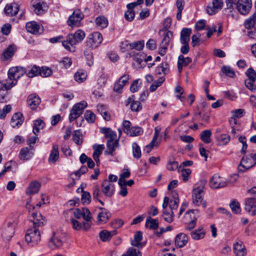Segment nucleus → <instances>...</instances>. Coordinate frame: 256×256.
<instances>
[{
    "label": "nucleus",
    "instance_id": "0eeeda50",
    "mask_svg": "<svg viewBox=\"0 0 256 256\" xmlns=\"http://www.w3.org/2000/svg\"><path fill=\"white\" fill-rule=\"evenodd\" d=\"M102 36L98 32H94L88 37L86 46L92 49L98 48L102 41Z\"/></svg>",
    "mask_w": 256,
    "mask_h": 256
},
{
    "label": "nucleus",
    "instance_id": "ea45409f",
    "mask_svg": "<svg viewBox=\"0 0 256 256\" xmlns=\"http://www.w3.org/2000/svg\"><path fill=\"white\" fill-rule=\"evenodd\" d=\"M142 239V233L140 231L137 232L134 236V240H131V244L137 248H142L140 241Z\"/></svg>",
    "mask_w": 256,
    "mask_h": 256
},
{
    "label": "nucleus",
    "instance_id": "20e7f679",
    "mask_svg": "<svg viewBox=\"0 0 256 256\" xmlns=\"http://www.w3.org/2000/svg\"><path fill=\"white\" fill-rule=\"evenodd\" d=\"M160 33L162 34V39L160 44L159 54L161 56H164L168 49V46L172 40V32L167 29H163L160 31Z\"/></svg>",
    "mask_w": 256,
    "mask_h": 256
},
{
    "label": "nucleus",
    "instance_id": "e2e57ef3",
    "mask_svg": "<svg viewBox=\"0 0 256 256\" xmlns=\"http://www.w3.org/2000/svg\"><path fill=\"white\" fill-rule=\"evenodd\" d=\"M50 242L57 248H60L62 245V240L56 234L50 238Z\"/></svg>",
    "mask_w": 256,
    "mask_h": 256
},
{
    "label": "nucleus",
    "instance_id": "58836bf2",
    "mask_svg": "<svg viewBox=\"0 0 256 256\" xmlns=\"http://www.w3.org/2000/svg\"><path fill=\"white\" fill-rule=\"evenodd\" d=\"M256 23V12H254L250 16L244 21V24L246 28L249 30L254 28Z\"/></svg>",
    "mask_w": 256,
    "mask_h": 256
},
{
    "label": "nucleus",
    "instance_id": "69168bd1",
    "mask_svg": "<svg viewBox=\"0 0 256 256\" xmlns=\"http://www.w3.org/2000/svg\"><path fill=\"white\" fill-rule=\"evenodd\" d=\"M222 72L226 76L234 78L235 76V74L233 70L230 66H223L222 68Z\"/></svg>",
    "mask_w": 256,
    "mask_h": 256
},
{
    "label": "nucleus",
    "instance_id": "338daca9",
    "mask_svg": "<svg viewBox=\"0 0 256 256\" xmlns=\"http://www.w3.org/2000/svg\"><path fill=\"white\" fill-rule=\"evenodd\" d=\"M174 216V212H170L164 210L163 212L162 218L164 220L168 223H171L172 222Z\"/></svg>",
    "mask_w": 256,
    "mask_h": 256
},
{
    "label": "nucleus",
    "instance_id": "774afa93",
    "mask_svg": "<svg viewBox=\"0 0 256 256\" xmlns=\"http://www.w3.org/2000/svg\"><path fill=\"white\" fill-rule=\"evenodd\" d=\"M246 74L248 78V80L256 81V72L252 68H248L246 72Z\"/></svg>",
    "mask_w": 256,
    "mask_h": 256
},
{
    "label": "nucleus",
    "instance_id": "2eb2a0df",
    "mask_svg": "<svg viewBox=\"0 0 256 256\" xmlns=\"http://www.w3.org/2000/svg\"><path fill=\"white\" fill-rule=\"evenodd\" d=\"M41 102L40 98L36 94H30L27 98L28 105L30 109L36 110Z\"/></svg>",
    "mask_w": 256,
    "mask_h": 256
},
{
    "label": "nucleus",
    "instance_id": "6ab92c4d",
    "mask_svg": "<svg viewBox=\"0 0 256 256\" xmlns=\"http://www.w3.org/2000/svg\"><path fill=\"white\" fill-rule=\"evenodd\" d=\"M32 3L35 14L39 15L44 13V8L46 6L42 0H32Z\"/></svg>",
    "mask_w": 256,
    "mask_h": 256
},
{
    "label": "nucleus",
    "instance_id": "13d9d810",
    "mask_svg": "<svg viewBox=\"0 0 256 256\" xmlns=\"http://www.w3.org/2000/svg\"><path fill=\"white\" fill-rule=\"evenodd\" d=\"M84 188H82V202L83 204H88L90 202L91 196L89 192L84 191Z\"/></svg>",
    "mask_w": 256,
    "mask_h": 256
},
{
    "label": "nucleus",
    "instance_id": "4c0bfd02",
    "mask_svg": "<svg viewBox=\"0 0 256 256\" xmlns=\"http://www.w3.org/2000/svg\"><path fill=\"white\" fill-rule=\"evenodd\" d=\"M170 72L169 66L166 63H162L158 66L155 70L156 74L157 75H166Z\"/></svg>",
    "mask_w": 256,
    "mask_h": 256
},
{
    "label": "nucleus",
    "instance_id": "052dcab7",
    "mask_svg": "<svg viewBox=\"0 0 256 256\" xmlns=\"http://www.w3.org/2000/svg\"><path fill=\"white\" fill-rule=\"evenodd\" d=\"M131 49H136L138 50H142L144 46V41L140 40L128 44Z\"/></svg>",
    "mask_w": 256,
    "mask_h": 256
},
{
    "label": "nucleus",
    "instance_id": "412c9836",
    "mask_svg": "<svg viewBox=\"0 0 256 256\" xmlns=\"http://www.w3.org/2000/svg\"><path fill=\"white\" fill-rule=\"evenodd\" d=\"M118 147V140H115L114 141L107 140L106 150L105 151V154L108 155L114 156V151Z\"/></svg>",
    "mask_w": 256,
    "mask_h": 256
},
{
    "label": "nucleus",
    "instance_id": "c9c22d12",
    "mask_svg": "<svg viewBox=\"0 0 256 256\" xmlns=\"http://www.w3.org/2000/svg\"><path fill=\"white\" fill-rule=\"evenodd\" d=\"M58 158V146L57 144H54L52 146V150L48 158V161L52 163H55Z\"/></svg>",
    "mask_w": 256,
    "mask_h": 256
},
{
    "label": "nucleus",
    "instance_id": "9b49d317",
    "mask_svg": "<svg viewBox=\"0 0 256 256\" xmlns=\"http://www.w3.org/2000/svg\"><path fill=\"white\" fill-rule=\"evenodd\" d=\"M222 0H212L206 8V12L210 15H213L220 10L223 6Z\"/></svg>",
    "mask_w": 256,
    "mask_h": 256
},
{
    "label": "nucleus",
    "instance_id": "39448f33",
    "mask_svg": "<svg viewBox=\"0 0 256 256\" xmlns=\"http://www.w3.org/2000/svg\"><path fill=\"white\" fill-rule=\"evenodd\" d=\"M37 228L34 226L28 229L25 236L26 241L32 246L37 244L40 240V232Z\"/></svg>",
    "mask_w": 256,
    "mask_h": 256
},
{
    "label": "nucleus",
    "instance_id": "b1692460",
    "mask_svg": "<svg viewBox=\"0 0 256 256\" xmlns=\"http://www.w3.org/2000/svg\"><path fill=\"white\" fill-rule=\"evenodd\" d=\"M253 166L251 162V158L248 157H243L238 166L239 172H244L246 170L251 168Z\"/></svg>",
    "mask_w": 256,
    "mask_h": 256
},
{
    "label": "nucleus",
    "instance_id": "9d476101",
    "mask_svg": "<svg viewBox=\"0 0 256 256\" xmlns=\"http://www.w3.org/2000/svg\"><path fill=\"white\" fill-rule=\"evenodd\" d=\"M84 18V14L78 9L76 10L70 16L68 21V24L70 26H78L81 20Z\"/></svg>",
    "mask_w": 256,
    "mask_h": 256
},
{
    "label": "nucleus",
    "instance_id": "7c9ffc66",
    "mask_svg": "<svg viewBox=\"0 0 256 256\" xmlns=\"http://www.w3.org/2000/svg\"><path fill=\"white\" fill-rule=\"evenodd\" d=\"M127 104H130V108L132 111L138 112L142 109L140 102L134 100V96L130 97L128 99Z\"/></svg>",
    "mask_w": 256,
    "mask_h": 256
},
{
    "label": "nucleus",
    "instance_id": "1a4fd4ad",
    "mask_svg": "<svg viewBox=\"0 0 256 256\" xmlns=\"http://www.w3.org/2000/svg\"><path fill=\"white\" fill-rule=\"evenodd\" d=\"M14 224L12 222H8L2 230V236L6 241L10 240L14 233Z\"/></svg>",
    "mask_w": 256,
    "mask_h": 256
},
{
    "label": "nucleus",
    "instance_id": "864d4df0",
    "mask_svg": "<svg viewBox=\"0 0 256 256\" xmlns=\"http://www.w3.org/2000/svg\"><path fill=\"white\" fill-rule=\"evenodd\" d=\"M132 148L134 157L137 159L140 158L142 155L140 147L138 146L137 143L134 142L132 144Z\"/></svg>",
    "mask_w": 256,
    "mask_h": 256
},
{
    "label": "nucleus",
    "instance_id": "3c124183",
    "mask_svg": "<svg viewBox=\"0 0 256 256\" xmlns=\"http://www.w3.org/2000/svg\"><path fill=\"white\" fill-rule=\"evenodd\" d=\"M230 206L234 213L238 214L240 212V204L237 200H232L230 204Z\"/></svg>",
    "mask_w": 256,
    "mask_h": 256
},
{
    "label": "nucleus",
    "instance_id": "6e6552de",
    "mask_svg": "<svg viewBox=\"0 0 256 256\" xmlns=\"http://www.w3.org/2000/svg\"><path fill=\"white\" fill-rule=\"evenodd\" d=\"M252 7L251 0H238L236 2V8L238 12L243 15L249 13Z\"/></svg>",
    "mask_w": 256,
    "mask_h": 256
},
{
    "label": "nucleus",
    "instance_id": "423d86ee",
    "mask_svg": "<svg viewBox=\"0 0 256 256\" xmlns=\"http://www.w3.org/2000/svg\"><path fill=\"white\" fill-rule=\"evenodd\" d=\"M87 106L88 104L84 100L75 104L72 108L69 116V120L70 122L80 116L82 114L84 110L87 107Z\"/></svg>",
    "mask_w": 256,
    "mask_h": 256
},
{
    "label": "nucleus",
    "instance_id": "f704fd0d",
    "mask_svg": "<svg viewBox=\"0 0 256 256\" xmlns=\"http://www.w3.org/2000/svg\"><path fill=\"white\" fill-rule=\"evenodd\" d=\"M16 50V48L14 45H10L2 53V58L5 60H8L14 56Z\"/></svg>",
    "mask_w": 256,
    "mask_h": 256
},
{
    "label": "nucleus",
    "instance_id": "09e8293b",
    "mask_svg": "<svg viewBox=\"0 0 256 256\" xmlns=\"http://www.w3.org/2000/svg\"><path fill=\"white\" fill-rule=\"evenodd\" d=\"M212 132L210 130H206L200 134V138L205 144H209L210 142V136Z\"/></svg>",
    "mask_w": 256,
    "mask_h": 256
},
{
    "label": "nucleus",
    "instance_id": "a19ab883",
    "mask_svg": "<svg viewBox=\"0 0 256 256\" xmlns=\"http://www.w3.org/2000/svg\"><path fill=\"white\" fill-rule=\"evenodd\" d=\"M143 130L140 126H132L126 130V134L130 136H136L142 134Z\"/></svg>",
    "mask_w": 256,
    "mask_h": 256
},
{
    "label": "nucleus",
    "instance_id": "4468645a",
    "mask_svg": "<svg viewBox=\"0 0 256 256\" xmlns=\"http://www.w3.org/2000/svg\"><path fill=\"white\" fill-rule=\"evenodd\" d=\"M24 74V69L22 67L11 68L8 73V76L11 77L13 80L18 82V80L21 78Z\"/></svg>",
    "mask_w": 256,
    "mask_h": 256
},
{
    "label": "nucleus",
    "instance_id": "bb28decb",
    "mask_svg": "<svg viewBox=\"0 0 256 256\" xmlns=\"http://www.w3.org/2000/svg\"><path fill=\"white\" fill-rule=\"evenodd\" d=\"M19 6L16 3L7 4L4 8V12L8 16H16L18 12Z\"/></svg>",
    "mask_w": 256,
    "mask_h": 256
},
{
    "label": "nucleus",
    "instance_id": "4d7b16f0",
    "mask_svg": "<svg viewBox=\"0 0 256 256\" xmlns=\"http://www.w3.org/2000/svg\"><path fill=\"white\" fill-rule=\"evenodd\" d=\"M191 62L192 59L189 57L184 58L182 55H180L178 56V62L180 65L186 66Z\"/></svg>",
    "mask_w": 256,
    "mask_h": 256
},
{
    "label": "nucleus",
    "instance_id": "4be33fe9",
    "mask_svg": "<svg viewBox=\"0 0 256 256\" xmlns=\"http://www.w3.org/2000/svg\"><path fill=\"white\" fill-rule=\"evenodd\" d=\"M26 28L27 31L34 34H40L41 33L40 26L35 22H30L26 24Z\"/></svg>",
    "mask_w": 256,
    "mask_h": 256
},
{
    "label": "nucleus",
    "instance_id": "0e129e2a",
    "mask_svg": "<svg viewBox=\"0 0 256 256\" xmlns=\"http://www.w3.org/2000/svg\"><path fill=\"white\" fill-rule=\"evenodd\" d=\"M39 76L42 77H48L52 75V70L48 67L42 66L40 68Z\"/></svg>",
    "mask_w": 256,
    "mask_h": 256
},
{
    "label": "nucleus",
    "instance_id": "a18cd8bd",
    "mask_svg": "<svg viewBox=\"0 0 256 256\" xmlns=\"http://www.w3.org/2000/svg\"><path fill=\"white\" fill-rule=\"evenodd\" d=\"M82 138V134L80 130H76L74 132L72 139L76 144L78 146L81 145L83 142Z\"/></svg>",
    "mask_w": 256,
    "mask_h": 256
},
{
    "label": "nucleus",
    "instance_id": "a211bd4d",
    "mask_svg": "<svg viewBox=\"0 0 256 256\" xmlns=\"http://www.w3.org/2000/svg\"><path fill=\"white\" fill-rule=\"evenodd\" d=\"M16 80H13L11 77L8 76L7 78L0 82V90H9L16 85Z\"/></svg>",
    "mask_w": 256,
    "mask_h": 256
},
{
    "label": "nucleus",
    "instance_id": "37998d69",
    "mask_svg": "<svg viewBox=\"0 0 256 256\" xmlns=\"http://www.w3.org/2000/svg\"><path fill=\"white\" fill-rule=\"evenodd\" d=\"M146 226L148 227L150 229L156 230L158 227V222L157 220L153 219L149 216L146 220Z\"/></svg>",
    "mask_w": 256,
    "mask_h": 256
},
{
    "label": "nucleus",
    "instance_id": "de8ad7c7",
    "mask_svg": "<svg viewBox=\"0 0 256 256\" xmlns=\"http://www.w3.org/2000/svg\"><path fill=\"white\" fill-rule=\"evenodd\" d=\"M44 126V122L41 120H37L34 121L33 126L32 132L36 135L40 132V129H42Z\"/></svg>",
    "mask_w": 256,
    "mask_h": 256
},
{
    "label": "nucleus",
    "instance_id": "2f4dec72",
    "mask_svg": "<svg viewBox=\"0 0 256 256\" xmlns=\"http://www.w3.org/2000/svg\"><path fill=\"white\" fill-rule=\"evenodd\" d=\"M40 68L36 65L28 67L26 69H24V73L29 78H32L37 76H39Z\"/></svg>",
    "mask_w": 256,
    "mask_h": 256
},
{
    "label": "nucleus",
    "instance_id": "603ef678",
    "mask_svg": "<svg viewBox=\"0 0 256 256\" xmlns=\"http://www.w3.org/2000/svg\"><path fill=\"white\" fill-rule=\"evenodd\" d=\"M122 256H142L141 252L134 248H129L126 254Z\"/></svg>",
    "mask_w": 256,
    "mask_h": 256
},
{
    "label": "nucleus",
    "instance_id": "cd10ccee",
    "mask_svg": "<svg viewBox=\"0 0 256 256\" xmlns=\"http://www.w3.org/2000/svg\"><path fill=\"white\" fill-rule=\"evenodd\" d=\"M24 122L22 114L20 112L16 113L12 116L10 120V124L12 127H18L22 125Z\"/></svg>",
    "mask_w": 256,
    "mask_h": 256
},
{
    "label": "nucleus",
    "instance_id": "c756f323",
    "mask_svg": "<svg viewBox=\"0 0 256 256\" xmlns=\"http://www.w3.org/2000/svg\"><path fill=\"white\" fill-rule=\"evenodd\" d=\"M188 240V238L186 234H179L176 237L175 244L178 248H182L186 244Z\"/></svg>",
    "mask_w": 256,
    "mask_h": 256
},
{
    "label": "nucleus",
    "instance_id": "680f3d73",
    "mask_svg": "<svg viewBox=\"0 0 256 256\" xmlns=\"http://www.w3.org/2000/svg\"><path fill=\"white\" fill-rule=\"evenodd\" d=\"M70 222L72 224V227L74 230H84V222L82 224H81L80 222L74 218H71Z\"/></svg>",
    "mask_w": 256,
    "mask_h": 256
},
{
    "label": "nucleus",
    "instance_id": "aec40b11",
    "mask_svg": "<svg viewBox=\"0 0 256 256\" xmlns=\"http://www.w3.org/2000/svg\"><path fill=\"white\" fill-rule=\"evenodd\" d=\"M245 210L251 215L256 214V198L246 199L245 203Z\"/></svg>",
    "mask_w": 256,
    "mask_h": 256
},
{
    "label": "nucleus",
    "instance_id": "79ce46f5",
    "mask_svg": "<svg viewBox=\"0 0 256 256\" xmlns=\"http://www.w3.org/2000/svg\"><path fill=\"white\" fill-rule=\"evenodd\" d=\"M95 22L97 26L100 28H104L108 26V20L104 16H100L97 17L95 20Z\"/></svg>",
    "mask_w": 256,
    "mask_h": 256
},
{
    "label": "nucleus",
    "instance_id": "72a5a7b5",
    "mask_svg": "<svg viewBox=\"0 0 256 256\" xmlns=\"http://www.w3.org/2000/svg\"><path fill=\"white\" fill-rule=\"evenodd\" d=\"M40 187V184L36 181L32 182L26 189V194L28 195L36 194Z\"/></svg>",
    "mask_w": 256,
    "mask_h": 256
},
{
    "label": "nucleus",
    "instance_id": "f3484780",
    "mask_svg": "<svg viewBox=\"0 0 256 256\" xmlns=\"http://www.w3.org/2000/svg\"><path fill=\"white\" fill-rule=\"evenodd\" d=\"M233 250L236 256H245L247 252L245 246L240 240L234 244Z\"/></svg>",
    "mask_w": 256,
    "mask_h": 256
},
{
    "label": "nucleus",
    "instance_id": "f257e3e1",
    "mask_svg": "<svg viewBox=\"0 0 256 256\" xmlns=\"http://www.w3.org/2000/svg\"><path fill=\"white\" fill-rule=\"evenodd\" d=\"M84 37V32L81 30H78L74 34H68L66 40L62 42V44L66 50L70 52L71 48L68 44L72 46H74L82 42Z\"/></svg>",
    "mask_w": 256,
    "mask_h": 256
},
{
    "label": "nucleus",
    "instance_id": "7ed1b4c3",
    "mask_svg": "<svg viewBox=\"0 0 256 256\" xmlns=\"http://www.w3.org/2000/svg\"><path fill=\"white\" fill-rule=\"evenodd\" d=\"M238 175L234 174L232 175L228 180L222 178L218 174H214L210 182V186L213 188H224L228 183H234L238 178Z\"/></svg>",
    "mask_w": 256,
    "mask_h": 256
},
{
    "label": "nucleus",
    "instance_id": "f03ea898",
    "mask_svg": "<svg viewBox=\"0 0 256 256\" xmlns=\"http://www.w3.org/2000/svg\"><path fill=\"white\" fill-rule=\"evenodd\" d=\"M197 184L199 186L194 188L192 192V202L196 206L202 205L204 208H205L206 206V202L204 200V188L205 182L201 180Z\"/></svg>",
    "mask_w": 256,
    "mask_h": 256
},
{
    "label": "nucleus",
    "instance_id": "a878e982",
    "mask_svg": "<svg viewBox=\"0 0 256 256\" xmlns=\"http://www.w3.org/2000/svg\"><path fill=\"white\" fill-rule=\"evenodd\" d=\"M192 30L190 28H184L180 32V42L181 44H188Z\"/></svg>",
    "mask_w": 256,
    "mask_h": 256
},
{
    "label": "nucleus",
    "instance_id": "f8f14e48",
    "mask_svg": "<svg viewBox=\"0 0 256 256\" xmlns=\"http://www.w3.org/2000/svg\"><path fill=\"white\" fill-rule=\"evenodd\" d=\"M102 188L104 195L108 197H111L114 194V184L107 180H105L102 182Z\"/></svg>",
    "mask_w": 256,
    "mask_h": 256
},
{
    "label": "nucleus",
    "instance_id": "473e14b6",
    "mask_svg": "<svg viewBox=\"0 0 256 256\" xmlns=\"http://www.w3.org/2000/svg\"><path fill=\"white\" fill-rule=\"evenodd\" d=\"M32 216L33 220H31L30 221L32 222L34 226L39 227L44 224V220L40 214L32 212Z\"/></svg>",
    "mask_w": 256,
    "mask_h": 256
},
{
    "label": "nucleus",
    "instance_id": "5fc2aeb1",
    "mask_svg": "<svg viewBox=\"0 0 256 256\" xmlns=\"http://www.w3.org/2000/svg\"><path fill=\"white\" fill-rule=\"evenodd\" d=\"M108 74L104 73H102L100 77L98 78L97 84L100 88L104 86L106 82Z\"/></svg>",
    "mask_w": 256,
    "mask_h": 256
},
{
    "label": "nucleus",
    "instance_id": "dca6fc26",
    "mask_svg": "<svg viewBox=\"0 0 256 256\" xmlns=\"http://www.w3.org/2000/svg\"><path fill=\"white\" fill-rule=\"evenodd\" d=\"M100 212L98 215V224L106 222L111 216V214L109 210L104 208H100Z\"/></svg>",
    "mask_w": 256,
    "mask_h": 256
},
{
    "label": "nucleus",
    "instance_id": "bf43d9fd",
    "mask_svg": "<svg viewBox=\"0 0 256 256\" xmlns=\"http://www.w3.org/2000/svg\"><path fill=\"white\" fill-rule=\"evenodd\" d=\"M84 118L89 123H94L96 120V115L92 111L87 110L84 114Z\"/></svg>",
    "mask_w": 256,
    "mask_h": 256
},
{
    "label": "nucleus",
    "instance_id": "393cba45",
    "mask_svg": "<svg viewBox=\"0 0 256 256\" xmlns=\"http://www.w3.org/2000/svg\"><path fill=\"white\" fill-rule=\"evenodd\" d=\"M100 132L104 134L106 138H108V140L114 141L116 140H119V138H116V132L112 131L110 128H102Z\"/></svg>",
    "mask_w": 256,
    "mask_h": 256
},
{
    "label": "nucleus",
    "instance_id": "49530a36",
    "mask_svg": "<svg viewBox=\"0 0 256 256\" xmlns=\"http://www.w3.org/2000/svg\"><path fill=\"white\" fill-rule=\"evenodd\" d=\"M244 110L242 109H237L232 112V116L231 118L230 122L231 124L233 122L234 124H236V118H240L243 116Z\"/></svg>",
    "mask_w": 256,
    "mask_h": 256
},
{
    "label": "nucleus",
    "instance_id": "8fccbe9b",
    "mask_svg": "<svg viewBox=\"0 0 256 256\" xmlns=\"http://www.w3.org/2000/svg\"><path fill=\"white\" fill-rule=\"evenodd\" d=\"M87 74L82 70L78 71L74 74V78L76 81L80 83L85 80L86 78Z\"/></svg>",
    "mask_w": 256,
    "mask_h": 256
},
{
    "label": "nucleus",
    "instance_id": "ddd939ff",
    "mask_svg": "<svg viewBox=\"0 0 256 256\" xmlns=\"http://www.w3.org/2000/svg\"><path fill=\"white\" fill-rule=\"evenodd\" d=\"M82 217L85 220L84 222V230H88L91 227L92 216L91 212L86 208H82Z\"/></svg>",
    "mask_w": 256,
    "mask_h": 256
},
{
    "label": "nucleus",
    "instance_id": "c03bdc74",
    "mask_svg": "<svg viewBox=\"0 0 256 256\" xmlns=\"http://www.w3.org/2000/svg\"><path fill=\"white\" fill-rule=\"evenodd\" d=\"M190 234L193 239L195 240H198L204 237L205 232L202 230V228H200L191 232Z\"/></svg>",
    "mask_w": 256,
    "mask_h": 256
},
{
    "label": "nucleus",
    "instance_id": "5701e85b",
    "mask_svg": "<svg viewBox=\"0 0 256 256\" xmlns=\"http://www.w3.org/2000/svg\"><path fill=\"white\" fill-rule=\"evenodd\" d=\"M200 216V213L198 210H188L184 214V218L186 222H196V220Z\"/></svg>",
    "mask_w": 256,
    "mask_h": 256
},
{
    "label": "nucleus",
    "instance_id": "c85d7f7f",
    "mask_svg": "<svg viewBox=\"0 0 256 256\" xmlns=\"http://www.w3.org/2000/svg\"><path fill=\"white\" fill-rule=\"evenodd\" d=\"M32 146L26 147L22 148L20 153V158L21 160H27L31 158L33 155Z\"/></svg>",
    "mask_w": 256,
    "mask_h": 256
},
{
    "label": "nucleus",
    "instance_id": "e433bc0d",
    "mask_svg": "<svg viewBox=\"0 0 256 256\" xmlns=\"http://www.w3.org/2000/svg\"><path fill=\"white\" fill-rule=\"evenodd\" d=\"M116 230H114L112 231H108L107 230H102L99 236L100 239L103 242H107L110 240L111 238L116 234Z\"/></svg>",
    "mask_w": 256,
    "mask_h": 256
},
{
    "label": "nucleus",
    "instance_id": "6e6d98bb",
    "mask_svg": "<svg viewBox=\"0 0 256 256\" xmlns=\"http://www.w3.org/2000/svg\"><path fill=\"white\" fill-rule=\"evenodd\" d=\"M164 80V76L160 77L150 86V90L152 92L155 91L158 87L162 85Z\"/></svg>",
    "mask_w": 256,
    "mask_h": 256
}]
</instances>
